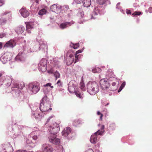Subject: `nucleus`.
<instances>
[{"instance_id":"f257e3e1","label":"nucleus","mask_w":152,"mask_h":152,"mask_svg":"<svg viewBox=\"0 0 152 152\" xmlns=\"http://www.w3.org/2000/svg\"><path fill=\"white\" fill-rule=\"evenodd\" d=\"M56 118L54 115L50 116L47 119L46 124L49 123L50 125L48 127V130L50 133L48 137L49 140L51 143L56 145L59 144L60 139L56 137V134L59 131V124L56 121Z\"/></svg>"},{"instance_id":"f03ea898","label":"nucleus","mask_w":152,"mask_h":152,"mask_svg":"<svg viewBox=\"0 0 152 152\" xmlns=\"http://www.w3.org/2000/svg\"><path fill=\"white\" fill-rule=\"evenodd\" d=\"M48 99L46 96H45L42 99V102L40 105V109L42 112H46L49 110H52L51 107V104L48 100Z\"/></svg>"},{"instance_id":"7ed1b4c3","label":"nucleus","mask_w":152,"mask_h":152,"mask_svg":"<svg viewBox=\"0 0 152 152\" xmlns=\"http://www.w3.org/2000/svg\"><path fill=\"white\" fill-rule=\"evenodd\" d=\"M88 91L91 95L95 94L98 92L99 87L96 83L95 81H90L87 85Z\"/></svg>"},{"instance_id":"20e7f679","label":"nucleus","mask_w":152,"mask_h":152,"mask_svg":"<svg viewBox=\"0 0 152 152\" xmlns=\"http://www.w3.org/2000/svg\"><path fill=\"white\" fill-rule=\"evenodd\" d=\"M28 88L31 94H36L40 90V86L38 83H32L29 84Z\"/></svg>"},{"instance_id":"39448f33","label":"nucleus","mask_w":152,"mask_h":152,"mask_svg":"<svg viewBox=\"0 0 152 152\" xmlns=\"http://www.w3.org/2000/svg\"><path fill=\"white\" fill-rule=\"evenodd\" d=\"M47 61L45 59H42L39 64V69L42 72H45L47 68Z\"/></svg>"},{"instance_id":"423d86ee","label":"nucleus","mask_w":152,"mask_h":152,"mask_svg":"<svg viewBox=\"0 0 152 152\" xmlns=\"http://www.w3.org/2000/svg\"><path fill=\"white\" fill-rule=\"evenodd\" d=\"M108 80H106L105 79H102L100 81V84L102 89L104 90V92L106 94H107L106 91L109 86V84Z\"/></svg>"},{"instance_id":"0eeeda50","label":"nucleus","mask_w":152,"mask_h":152,"mask_svg":"<svg viewBox=\"0 0 152 152\" xmlns=\"http://www.w3.org/2000/svg\"><path fill=\"white\" fill-rule=\"evenodd\" d=\"M42 152H52L53 148L52 147L48 144H45L42 146Z\"/></svg>"},{"instance_id":"6e6552de","label":"nucleus","mask_w":152,"mask_h":152,"mask_svg":"<svg viewBox=\"0 0 152 152\" xmlns=\"http://www.w3.org/2000/svg\"><path fill=\"white\" fill-rule=\"evenodd\" d=\"M16 45L15 42L12 40H10L7 42L4 45V48H13Z\"/></svg>"},{"instance_id":"1a4fd4ad","label":"nucleus","mask_w":152,"mask_h":152,"mask_svg":"<svg viewBox=\"0 0 152 152\" xmlns=\"http://www.w3.org/2000/svg\"><path fill=\"white\" fill-rule=\"evenodd\" d=\"M61 8V6L57 4H54L50 7V10L53 12L56 13H58L60 10Z\"/></svg>"},{"instance_id":"9d476101","label":"nucleus","mask_w":152,"mask_h":152,"mask_svg":"<svg viewBox=\"0 0 152 152\" xmlns=\"http://www.w3.org/2000/svg\"><path fill=\"white\" fill-rule=\"evenodd\" d=\"M74 22L72 21L70 22H66L61 23L60 25V28L62 29H64L67 28L68 26H71L74 23Z\"/></svg>"},{"instance_id":"9b49d317","label":"nucleus","mask_w":152,"mask_h":152,"mask_svg":"<svg viewBox=\"0 0 152 152\" xmlns=\"http://www.w3.org/2000/svg\"><path fill=\"white\" fill-rule=\"evenodd\" d=\"M4 79L5 80H4L3 82L7 86H9L12 83L11 78L10 77L6 76L5 77Z\"/></svg>"},{"instance_id":"f8f14e48","label":"nucleus","mask_w":152,"mask_h":152,"mask_svg":"<svg viewBox=\"0 0 152 152\" xmlns=\"http://www.w3.org/2000/svg\"><path fill=\"white\" fill-rule=\"evenodd\" d=\"M20 12L21 15L24 18L27 17L29 15L28 11L25 9H21L20 10Z\"/></svg>"},{"instance_id":"ddd939ff","label":"nucleus","mask_w":152,"mask_h":152,"mask_svg":"<svg viewBox=\"0 0 152 152\" xmlns=\"http://www.w3.org/2000/svg\"><path fill=\"white\" fill-rule=\"evenodd\" d=\"M71 129L69 127H67L62 132V135L64 137H66L69 134L71 131Z\"/></svg>"},{"instance_id":"4468645a","label":"nucleus","mask_w":152,"mask_h":152,"mask_svg":"<svg viewBox=\"0 0 152 152\" xmlns=\"http://www.w3.org/2000/svg\"><path fill=\"white\" fill-rule=\"evenodd\" d=\"M36 119L40 120L44 116V114L42 112H37L34 114Z\"/></svg>"},{"instance_id":"2eb2a0df","label":"nucleus","mask_w":152,"mask_h":152,"mask_svg":"<svg viewBox=\"0 0 152 152\" xmlns=\"http://www.w3.org/2000/svg\"><path fill=\"white\" fill-rule=\"evenodd\" d=\"M74 93L77 97L80 99L83 98V92H80L78 89H77L74 91Z\"/></svg>"},{"instance_id":"dca6fc26","label":"nucleus","mask_w":152,"mask_h":152,"mask_svg":"<svg viewBox=\"0 0 152 152\" xmlns=\"http://www.w3.org/2000/svg\"><path fill=\"white\" fill-rule=\"evenodd\" d=\"M98 134H95V133L94 135H92L91 137L90 141L93 143H95L97 141V135Z\"/></svg>"},{"instance_id":"f3484780","label":"nucleus","mask_w":152,"mask_h":152,"mask_svg":"<svg viewBox=\"0 0 152 152\" xmlns=\"http://www.w3.org/2000/svg\"><path fill=\"white\" fill-rule=\"evenodd\" d=\"M14 87L20 89H22L24 87V85L23 83H15L14 85Z\"/></svg>"},{"instance_id":"a211bd4d","label":"nucleus","mask_w":152,"mask_h":152,"mask_svg":"<svg viewBox=\"0 0 152 152\" xmlns=\"http://www.w3.org/2000/svg\"><path fill=\"white\" fill-rule=\"evenodd\" d=\"M26 28L27 29L33 28L34 26V23L32 22H29L26 23Z\"/></svg>"},{"instance_id":"6ab92c4d","label":"nucleus","mask_w":152,"mask_h":152,"mask_svg":"<svg viewBox=\"0 0 152 152\" xmlns=\"http://www.w3.org/2000/svg\"><path fill=\"white\" fill-rule=\"evenodd\" d=\"M72 83L71 82L70 83L69 85L68 86V90L71 93H72L74 92L75 91V86H74L73 87L72 86Z\"/></svg>"},{"instance_id":"aec40b11","label":"nucleus","mask_w":152,"mask_h":152,"mask_svg":"<svg viewBox=\"0 0 152 152\" xmlns=\"http://www.w3.org/2000/svg\"><path fill=\"white\" fill-rule=\"evenodd\" d=\"M83 5L84 7H88L90 6L91 4V0H83Z\"/></svg>"},{"instance_id":"412c9836","label":"nucleus","mask_w":152,"mask_h":152,"mask_svg":"<svg viewBox=\"0 0 152 152\" xmlns=\"http://www.w3.org/2000/svg\"><path fill=\"white\" fill-rule=\"evenodd\" d=\"M1 60L3 64H5L9 60V59L6 56H3L1 57Z\"/></svg>"},{"instance_id":"4be33fe9","label":"nucleus","mask_w":152,"mask_h":152,"mask_svg":"<svg viewBox=\"0 0 152 152\" xmlns=\"http://www.w3.org/2000/svg\"><path fill=\"white\" fill-rule=\"evenodd\" d=\"M104 125H102L101 127V130H98L95 133V134H98V135H102L104 132Z\"/></svg>"},{"instance_id":"5701e85b","label":"nucleus","mask_w":152,"mask_h":152,"mask_svg":"<svg viewBox=\"0 0 152 152\" xmlns=\"http://www.w3.org/2000/svg\"><path fill=\"white\" fill-rule=\"evenodd\" d=\"M82 123V121L79 119H76L73 122V125L75 126H77L79 124Z\"/></svg>"},{"instance_id":"b1692460","label":"nucleus","mask_w":152,"mask_h":152,"mask_svg":"<svg viewBox=\"0 0 152 152\" xmlns=\"http://www.w3.org/2000/svg\"><path fill=\"white\" fill-rule=\"evenodd\" d=\"M24 29V28L23 27H19L16 30V31L18 34H20L23 32Z\"/></svg>"},{"instance_id":"393cba45","label":"nucleus","mask_w":152,"mask_h":152,"mask_svg":"<svg viewBox=\"0 0 152 152\" xmlns=\"http://www.w3.org/2000/svg\"><path fill=\"white\" fill-rule=\"evenodd\" d=\"M80 88L83 91H85V90L86 88L85 84L83 81H82L80 82Z\"/></svg>"},{"instance_id":"a878e982","label":"nucleus","mask_w":152,"mask_h":152,"mask_svg":"<svg viewBox=\"0 0 152 152\" xmlns=\"http://www.w3.org/2000/svg\"><path fill=\"white\" fill-rule=\"evenodd\" d=\"M46 11V10L45 9H42L39 11L38 14L39 15H42L45 14Z\"/></svg>"},{"instance_id":"bb28decb","label":"nucleus","mask_w":152,"mask_h":152,"mask_svg":"<svg viewBox=\"0 0 152 152\" xmlns=\"http://www.w3.org/2000/svg\"><path fill=\"white\" fill-rule=\"evenodd\" d=\"M107 1V0H97L96 2L101 5L104 4Z\"/></svg>"},{"instance_id":"cd10ccee","label":"nucleus","mask_w":152,"mask_h":152,"mask_svg":"<svg viewBox=\"0 0 152 152\" xmlns=\"http://www.w3.org/2000/svg\"><path fill=\"white\" fill-rule=\"evenodd\" d=\"M72 46L71 45H70V46H71V48L74 49H77V48L79 47V43H77L75 44L72 43Z\"/></svg>"},{"instance_id":"c85d7f7f","label":"nucleus","mask_w":152,"mask_h":152,"mask_svg":"<svg viewBox=\"0 0 152 152\" xmlns=\"http://www.w3.org/2000/svg\"><path fill=\"white\" fill-rule=\"evenodd\" d=\"M5 77V76H3L2 73H0V83H3Z\"/></svg>"},{"instance_id":"c756f323","label":"nucleus","mask_w":152,"mask_h":152,"mask_svg":"<svg viewBox=\"0 0 152 152\" xmlns=\"http://www.w3.org/2000/svg\"><path fill=\"white\" fill-rule=\"evenodd\" d=\"M54 75L56 78V80L58 78H59L60 77V75L58 71H56L54 74Z\"/></svg>"},{"instance_id":"7c9ffc66","label":"nucleus","mask_w":152,"mask_h":152,"mask_svg":"<svg viewBox=\"0 0 152 152\" xmlns=\"http://www.w3.org/2000/svg\"><path fill=\"white\" fill-rule=\"evenodd\" d=\"M115 127L116 126L115 124L112 123L110 124L109 128L113 130L115 129Z\"/></svg>"},{"instance_id":"2f4dec72","label":"nucleus","mask_w":152,"mask_h":152,"mask_svg":"<svg viewBox=\"0 0 152 152\" xmlns=\"http://www.w3.org/2000/svg\"><path fill=\"white\" fill-rule=\"evenodd\" d=\"M78 15L82 18H83L84 15V12L82 10H80L78 14Z\"/></svg>"},{"instance_id":"473e14b6","label":"nucleus","mask_w":152,"mask_h":152,"mask_svg":"<svg viewBox=\"0 0 152 152\" xmlns=\"http://www.w3.org/2000/svg\"><path fill=\"white\" fill-rule=\"evenodd\" d=\"M142 14V13L139 11H135L132 14V15L133 16L139 15Z\"/></svg>"},{"instance_id":"72a5a7b5","label":"nucleus","mask_w":152,"mask_h":152,"mask_svg":"<svg viewBox=\"0 0 152 152\" xmlns=\"http://www.w3.org/2000/svg\"><path fill=\"white\" fill-rule=\"evenodd\" d=\"M6 22V20L3 19H0V25H3Z\"/></svg>"},{"instance_id":"f704fd0d","label":"nucleus","mask_w":152,"mask_h":152,"mask_svg":"<svg viewBox=\"0 0 152 152\" xmlns=\"http://www.w3.org/2000/svg\"><path fill=\"white\" fill-rule=\"evenodd\" d=\"M97 114L98 115H100V119L101 121H102V117L103 116V115L99 111H98L97 112Z\"/></svg>"},{"instance_id":"c9c22d12","label":"nucleus","mask_w":152,"mask_h":152,"mask_svg":"<svg viewBox=\"0 0 152 152\" xmlns=\"http://www.w3.org/2000/svg\"><path fill=\"white\" fill-rule=\"evenodd\" d=\"M12 148L11 147H9L7 149L6 151L5 152H12Z\"/></svg>"},{"instance_id":"e433bc0d","label":"nucleus","mask_w":152,"mask_h":152,"mask_svg":"<svg viewBox=\"0 0 152 152\" xmlns=\"http://www.w3.org/2000/svg\"><path fill=\"white\" fill-rule=\"evenodd\" d=\"M125 85H126L125 82H124L122 83L121 84V86L120 87V89H119V90H120V91H121L123 88L124 87V86H125Z\"/></svg>"},{"instance_id":"4c0bfd02","label":"nucleus","mask_w":152,"mask_h":152,"mask_svg":"<svg viewBox=\"0 0 152 152\" xmlns=\"http://www.w3.org/2000/svg\"><path fill=\"white\" fill-rule=\"evenodd\" d=\"M83 0H74L75 1L77 4H80L83 2Z\"/></svg>"},{"instance_id":"58836bf2","label":"nucleus","mask_w":152,"mask_h":152,"mask_svg":"<svg viewBox=\"0 0 152 152\" xmlns=\"http://www.w3.org/2000/svg\"><path fill=\"white\" fill-rule=\"evenodd\" d=\"M63 9L66 11L69 9V7L68 5H64L63 7Z\"/></svg>"},{"instance_id":"ea45409f","label":"nucleus","mask_w":152,"mask_h":152,"mask_svg":"<svg viewBox=\"0 0 152 152\" xmlns=\"http://www.w3.org/2000/svg\"><path fill=\"white\" fill-rule=\"evenodd\" d=\"M57 84L59 86H61V83L60 80H58V81L57 83Z\"/></svg>"},{"instance_id":"a19ab883","label":"nucleus","mask_w":152,"mask_h":152,"mask_svg":"<svg viewBox=\"0 0 152 152\" xmlns=\"http://www.w3.org/2000/svg\"><path fill=\"white\" fill-rule=\"evenodd\" d=\"M16 152H28L27 151L25 150H19ZM28 152H34L33 151H28Z\"/></svg>"},{"instance_id":"79ce46f5","label":"nucleus","mask_w":152,"mask_h":152,"mask_svg":"<svg viewBox=\"0 0 152 152\" xmlns=\"http://www.w3.org/2000/svg\"><path fill=\"white\" fill-rule=\"evenodd\" d=\"M51 83H49L46 84L44 85V86L45 87L49 86H51Z\"/></svg>"},{"instance_id":"37998d69","label":"nucleus","mask_w":152,"mask_h":152,"mask_svg":"<svg viewBox=\"0 0 152 152\" xmlns=\"http://www.w3.org/2000/svg\"><path fill=\"white\" fill-rule=\"evenodd\" d=\"M82 51H83L82 49L79 50L76 52L75 54L77 55L78 54L81 53Z\"/></svg>"},{"instance_id":"c03bdc74","label":"nucleus","mask_w":152,"mask_h":152,"mask_svg":"<svg viewBox=\"0 0 152 152\" xmlns=\"http://www.w3.org/2000/svg\"><path fill=\"white\" fill-rule=\"evenodd\" d=\"M4 4V1L3 0H0V7L2 6Z\"/></svg>"},{"instance_id":"a18cd8bd","label":"nucleus","mask_w":152,"mask_h":152,"mask_svg":"<svg viewBox=\"0 0 152 152\" xmlns=\"http://www.w3.org/2000/svg\"><path fill=\"white\" fill-rule=\"evenodd\" d=\"M5 36V34L4 33L0 34V38H2Z\"/></svg>"},{"instance_id":"49530a36","label":"nucleus","mask_w":152,"mask_h":152,"mask_svg":"<svg viewBox=\"0 0 152 152\" xmlns=\"http://www.w3.org/2000/svg\"><path fill=\"white\" fill-rule=\"evenodd\" d=\"M98 69V68H93L92 70V72L94 73H95L97 72V69Z\"/></svg>"},{"instance_id":"de8ad7c7","label":"nucleus","mask_w":152,"mask_h":152,"mask_svg":"<svg viewBox=\"0 0 152 152\" xmlns=\"http://www.w3.org/2000/svg\"><path fill=\"white\" fill-rule=\"evenodd\" d=\"M108 71L110 73V75H112V74H113V71H112V70L110 69H109L108 70Z\"/></svg>"},{"instance_id":"09e8293b","label":"nucleus","mask_w":152,"mask_h":152,"mask_svg":"<svg viewBox=\"0 0 152 152\" xmlns=\"http://www.w3.org/2000/svg\"><path fill=\"white\" fill-rule=\"evenodd\" d=\"M79 61V59L78 58H75V60L74 61H73V62H74V63L75 64L78 61Z\"/></svg>"},{"instance_id":"8fccbe9b","label":"nucleus","mask_w":152,"mask_h":152,"mask_svg":"<svg viewBox=\"0 0 152 152\" xmlns=\"http://www.w3.org/2000/svg\"><path fill=\"white\" fill-rule=\"evenodd\" d=\"M148 11L150 13H151L152 12V7H150L148 9Z\"/></svg>"},{"instance_id":"3c124183","label":"nucleus","mask_w":152,"mask_h":152,"mask_svg":"<svg viewBox=\"0 0 152 152\" xmlns=\"http://www.w3.org/2000/svg\"><path fill=\"white\" fill-rule=\"evenodd\" d=\"M86 152H94L91 149H89L86 151Z\"/></svg>"},{"instance_id":"603ef678","label":"nucleus","mask_w":152,"mask_h":152,"mask_svg":"<svg viewBox=\"0 0 152 152\" xmlns=\"http://www.w3.org/2000/svg\"><path fill=\"white\" fill-rule=\"evenodd\" d=\"M126 13L128 14H131V12L129 10H126Z\"/></svg>"},{"instance_id":"864d4df0","label":"nucleus","mask_w":152,"mask_h":152,"mask_svg":"<svg viewBox=\"0 0 152 152\" xmlns=\"http://www.w3.org/2000/svg\"><path fill=\"white\" fill-rule=\"evenodd\" d=\"M32 138H33V139L34 140H37V136H33V137Z\"/></svg>"},{"instance_id":"5fc2aeb1","label":"nucleus","mask_w":152,"mask_h":152,"mask_svg":"<svg viewBox=\"0 0 152 152\" xmlns=\"http://www.w3.org/2000/svg\"><path fill=\"white\" fill-rule=\"evenodd\" d=\"M116 83L115 82H113L112 83V85L113 86H115L116 87Z\"/></svg>"},{"instance_id":"6e6d98bb","label":"nucleus","mask_w":152,"mask_h":152,"mask_svg":"<svg viewBox=\"0 0 152 152\" xmlns=\"http://www.w3.org/2000/svg\"><path fill=\"white\" fill-rule=\"evenodd\" d=\"M94 10L95 12L97 13L98 12L97 11L98 10V8L97 7H95L94 8Z\"/></svg>"},{"instance_id":"4d7b16f0","label":"nucleus","mask_w":152,"mask_h":152,"mask_svg":"<svg viewBox=\"0 0 152 152\" xmlns=\"http://www.w3.org/2000/svg\"><path fill=\"white\" fill-rule=\"evenodd\" d=\"M2 42H0V49L2 48Z\"/></svg>"},{"instance_id":"13d9d810","label":"nucleus","mask_w":152,"mask_h":152,"mask_svg":"<svg viewBox=\"0 0 152 152\" xmlns=\"http://www.w3.org/2000/svg\"><path fill=\"white\" fill-rule=\"evenodd\" d=\"M80 55H77V54H75V58H79V56Z\"/></svg>"},{"instance_id":"bf43d9fd","label":"nucleus","mask_w":152,"mask_h":152,"mask_svg":"<svg viewBox=\"0 0 152 152\" xmlns=\"http://www.w3.org/2000/svg\"><path fill=\"white\" fill-rule=\"evenodd\" d=\"M48 72L49 73H52V72L50 71H48Z\"/></svg>"},{"instance_id":"052dcab7","label":"nucleus","mask_w":152,"mask_h":152,"mask_svg":"<svg viewBox=\"0 0 152 152\" xmlns=\"http://www.w3.org/2000/svg\"><path fill=\"white\" fill-rule=\"evenodd\" d=\"M50 87L51 88H53V86H50Z\"/></svg>"},{"instance_id":"680f3d73","label":"nucleus","mask_w":152,"mask_h":152,"mask_svg":"<svg viewBox=\"0 0 152 152\" xmlns=\"http://www.w3.org/2000/svg\"><path fill=\"white\" fill-rule=\"evenodd\" d=\"M69 57H72V55L71 54H70V55H69Z\"/></svg>"},{"instance_id":"e2e57ef3","label":"nucleus","mask_w":152,"mask_h":152,"mask_svg":"<svg viewBox=\"0 0 152 152\" xmlns=\"http://www.w3.org/2000/svg\"><path fill=\"white\" fill-rule=\"evenodd\" d=\"M108 104H109V103H107L106 104V105H105V106H106L107 105H108Z\"/></svg>"},{"instance_id":"0e129e2a","label":"nucleus","mask_w":152,"mask_h":152,"mask_svg":"<svg viewBox=\"0 0 152 152\" xmlns=\"http://www.w3.org/2000/svg\"><path fill=\"white\" fill-rule=\"evenodd\" d=\"M35 6H36V3H35V4H34V6L35 7Z\"/></svg>"},{"instance_id":"69168bd1","label":"nucleus","mask_w":152,"mask_h":152,"mask_svg":"<svg viewBox=\"0 0 152 152\" xmlns=\"http://www.w3.org/2000/svg\"><path fill=\"white\" fill-rule=\"evenodd\" d=\"M108 76H109V75H108Z\"/></svg>"}]
</instances>
